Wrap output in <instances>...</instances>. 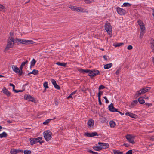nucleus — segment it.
<instances>
[{
    "label": "nucleus",
    "mask_w": 154,
    "mask_h": 154,
    "mask_svg": "<svg viewBox=\"0 0 154 154\" xmlns=\"http://www.w3.org/2000/svg\"><path fill=\"white\" fill-rule=\"evenodd\" d=\"M14 40V43H22L25 44H33L34 43H35V42L31 40H23L21 39H12Z\"/></svg>",
    "instance_id": "f257e3e1"
},
{
    "label": "nucleus",
    "mask_w": 154,
    "mask_h": 154,
    "mask_svg": "<svg viewBox=\"0 0 154 154\" xmlns=\"http://www.w3.org/2000/svg\"><path fill=\"white\" fill-rule=\"evenodd\" d=\"M43 135L45 140L48 141L52 138V134L51 132L48 130L44 131Z\"/></svg>",
    "instance_id": "f03ea898"
},
{
    "label": "nucleus",
    "mask_w": 154,
    "mask_h": 154,
    "mask_svg": "<svg viewBox=\"0 0 154 154\" xmlns=\"http://www.w3.org/2000/svg\"><path fill=\"white\" fill-rule=\"evenodd\" d=\"M42 139V138L40 137L36 138H30V141L31 145H32L38 142H39L41 144L43 142V141H40Z\"/></svg>",
    "instance_id": "7ed1b4c3"
},
{
    "label": "nucleus",
    "mask_w": 154,
    "mask_h": 154,
    "mask_svg": "<svg viewBox=\"0 0 154 154\" xmlns=\"http://www.w3.org/2000/svg\"><path fill=\"white\" fill-rule=\"evenodd\" d=\"M150 89V88L149 87H146L143 88L142 89L136 92L135 94L137 97L141 95L142 94H143L149 91Z\"/></svg>",
    "instance_id": "20e7f679"
},
{
    "label": "nucleus",
    "mask_w": 154,
    "mask_h": 154,
    "mask_svg": "<svg viewBox=\"0 0 154 154\" xmlns=\"http://www.w3.org/2000/svg\"><path fill=\"white\" fill-rule=\"evenodd\" d=\"M14 43V40H12V39H9L8 42L7 44L4 51L5 52L7 51L8 50L9 48H12Z\"/></svg>",
    "instance_id": "39448f33"
},
{
    "label": "nucleus",
    "mask_w": 154,
    "mask_h": 154,
    "mask_svg": "<svg viewBox=\"0 0 154 154\" xmlns=\"http://www.w3.org/2000/svg\"><path fill=\"white\" fill-rule=\"evenodd\" d=\"M105 30L109 35H111L112 33V29L111 25L109 23H106L105 26Z\"/></svg>",
    "instance_id": "423d86ee"
},
{
    "label": "nucleus",
    "mask_w": 154,
    "mask_h": 154,
    "mask_svg": "<svg viewBox=\"0 0 154 154\" xmlns=\"http://www.w3.org/2000/svg\"><path fill=\"white\" fill-rule=\"evenodd\" d=\"M126 139L131 143L134 144L135 142L134 140V137L130 134H127L125 136Z\"/></svg>",
    "instance_id": "0eeeda50"
},
{
    "label": "nucleus",
    "mask_w": 154,
    "mask_h": 154,
    "mask_svg": "<svg viewBox=\"0 0 154 154\" xmlns=\"http://www.w3.org/2000/svg\"><path fill=\"white\" fill-rule=\"evenodd\" d=\"M24 98L26 100L32 102H35V99L30 95H25L24 96Z\"/></svg>",
    "instance_id": "6e6552de"
},
{
    "label": "nucleus",
    "mask_w": 154,
    "mask_h": 154,
    "mask_svg": "<svg viewBox=\"0 0 154 154\" xmlns=\"http://www.w3.org/2000/svg\"><path fill=\"white\" fill-rule=\"evenodd\" d=\"M116 10L118 13L122 15H124L126 12V11L124 9L119 7H117Z\"/></svg>",
    "instance_id": "1a4fd4ad"
},
{
    "label": "nucleus",
    "mask_w": 154,
    "mask_h": 154,
    "mask_svg": "<svg viewBox=\"0 0 154 154\" xmlns=\"http://www.w3.org/2000/svg\"><path fill=\"white\" fill-rule=\"evenodd\" d=\"M85 135L87 137H92L94 136H98L97 133L96 132H92V133L88 132L85 133Z\"/></svg>",
    "instance_id": "9d476101"
},
{
    "label": "nucleus",
    "mask_w": 154,
    "mask_h": 154,
    "mask_svg": "<svg viewBox=\"0 0 154 154\" xmlns=\"http://www.w3.org/2000/svg\"><path fill=\"white\" fill-rule=\"evenodd\" d=\"M98 144L100 145V146L101 148V149L108 148L109 146V144L107 143L99 142Z\"/></svg>",
    "instance_id": "9b49d317"
},
{
    "label": "nucleus",
    "mask_w": 154,
    "mask_h": 154,
    "mask_svg": "<svg viewBox=\"0 0 154 154\" xmlns=\"http://www.w3.org/2000/svg\"><path fill=\"white\" fill-rule=\"evenodd\" d=\"M109 110L111 112H118L117 109L114 107L113 105L111 103L109 106Z\"/></svg>",
    "instance_id": "f8f14e48"
},
{
    "label": "nucleus",
    "mask_w": 154,
    "mask_h": 154,
    "mask_svg": "<svg viewBox=\"0 0 154 154\" xmlns=\"http://www.w3.org/2000/svg\"><path fill=\"white\" fill-rule=\"evenodd\" d=\"M12 68L14 72L17 73H18L19 75L20 70L19 68H18L16 66H15L14 65H12Z\"/></svg>",
    "instance_id": "ddd939ff"
},
{
    "label": "nucleus",
    "mask_w": 154,
    "mask_h": 154,
    "mask_svg": "<svg viewBox=\"0 0 154 154\" xmlns=\"http://www.w3.org/2000/svg\"><path fill=\"white\" fill-rule=\"evenodd\" d=\"M2 91L4 94H5L8 97L10 96L11 95V93L5 87L3 88Z\"/></svg>",
    "instance_id": "4468645a"
},
{
    "label": "nucleus",
    "mask_w": 154,
    "mask_h": 154,
    "mask_svg": "<svg viewBox=\"0 0 154 154\" xmlns=\"http://www.w3.org/2000/svg\"><path fill=\"white\" fill-rule=\"evenodd\" d=\"M51 81L54 86L56 89H60V87L59 86V85H58L56 83V82L55 80L54 79H52Z\"/></svg>",
    "instance_id": "2eb2a0df"
},
{
    "label": "nucleus",
    "mask_w": 154,
    "mask_h": 154,
    "mask_svg": "<svg viewBox=\"0 0 154 154\" xmlns=\"http://www.w3.org/2000/svg\"><path fill=\"white\" fill-rule=\"evenodd\" d=\"M94 124V121L91 119H90L88 121L87 125L89 128H91L92 126H93Z\"/></svg>",
    "instance_id": "dca6fc26"
},
{
    "label": "nucleus",
    "mask_w": 154,
    "mask_h": 154,
    "mask_svg": "<svg viewBox=\"0 0 154 154\" xmlns=\"http://www.w3.org/2000/svg\"><path fill=\"white\" fill-rule=\"evenodd\" d=\"M76 11L79 12H88L86 9L81 7H77Z\"/></svg>",
    "instance_id": "f3484780"
},
{
    "label": "nucleus",
    "mask_w": 154,
    "mask_h": 154,
    "mask_svg": "<svg viewBox=\"0 0 154 154\" xmlns=\"http://www.w3.org/2000/svg\"><path fill=\"white\" fill-rule=\"evenodd\" d=\"M125 115L128 116L132 118H135L137 116L135 114L130 112H127L125 113Z\"/></svg>",
    "instance_id": "a211bd4d"
},
{
    "label": "nucleus",
    "mask_w": 154,
    "mask_h": 154,
    "mask_svg": "<svg viewBox=\"0 0 154 154\" xmlns=\"http://www.w3.org/2000/svg\"><path fill=\"white\" fill-rule=\"evenodd\" d=\"M138 101L137 100H134L131 103V105L129 106L130 107L132 108L135 106L138 103Z\"/></svg>",
    "instance_id": "6ab92c4d"
},
{
    "label": "nucleus",
    "mask_w": 154,
    "mask_h": 154,
    "mask_svg": "<svg viewBox=\"0 0 154 154\" xmlns=\"http://www.w3.org/2000/svg\"><path fill=\"white\" fill-rule=\"evenodd\" d=\"M112 66V63H110L105 65L104 66V68L105 69H108L111 67Z\"/></svg>",
    "instance_id": "aec40b11"
},
{
    "label": "nucleus",
    "mask_w": 154,
    "mask_h": 154,
    "mask_svg": "<svg viewBox=\"0 0 154 154\" xmlns=\"http://www.w3.org/2000/svg\"><path fill=\"white\" fill-rule=\"evenodd\" d=\"M140 27L141 32L140 33V35H143L144 33V31L145 29V28L144 26V25H143L140 26Z\"/></svg>",
    "instance_id": "412c9836"
},
{
    "label": "nucleus",
    "mask_w": 154,
    "mask_h": 154,
    "mask_svg": "<svg viewBox=\"0 0 154 154\" xmlns=\"http://www.w3.org/2000/svg\"><path fill=\"white\" fill-rule=\"evenodd\" d=\"M88 75L90 76L91 78H92L95 76V74L94 73L93 71L90 70V71L88 72Z\"/></svg>",
    "instance_id": "4be33fe9"
},
{
    "label": "nucleus",
    "mask_w": 154,
    "mask_h": 154,
    "mask_svg": "<svg viewBox=\"0 0 154 154\" xmlns=\"http://www.w3.org/2000/svg\"><path fill=\"white\" fill-rule=\"evenodd\" d=\"M17 151V149H11L10 152L11 154H17L18 153Z\"/></svg>",
    "instance_id": "5701e85b"
},
{
    "label": "nucleus",
    "mask_w": 154,
    "mask_h": 154,
    "mask_svg": "<svg viewBox=\"0 0 154 154\" xmlns=\"http://www.w3.org/2000/svg\"><path fill=\"white\" fill-rule=\"evenodd\" d=\"M109 124L110 127L112 128H114L116 125L115 122L113 120L110 121Z\"/></svg>",
    "instance_id": "b1692460"
},
{
    "label": "nucleus",
    "mask_w": 154,
    "mask_h": 154,
    "mask_svg": "<svg viewBox=\"0 0 154 154\" xmlns=\"http://www.w3.org/2000/svg\"><path fill=\"white\" fill-rule=\"evenodd\" d=\"M137 100L140 104H142L145 103V101L142 97L139 98Z\"/></svg>",
    "instance_id": "393cba45"
},
{
    "label": "nucleus",
    "mask_w": 154,
    "mask_h": 154,
    "mask_svg": "<svg viewBox=\"0 0 154 154\" xmlns=\"http://www.w3.org/2000/svg\"><path fill=\"white\" fill-rule=\"evenodd\" d=\"M79 71V72L82 73H88L90 71V70L88 69H80Z\"/></svg>",
    "instance_id": "a878e982"
},
{
    "label": "nucleus",
    "mask_w": 154,
    "mask_h": 154,
    "mask_svg": "<svg viewBox=\"0 0 154 154\" xmlns=\"http://www.w3.org/2000/svg\"><path fill=\"white\" fill-rule=\"evenodd\" d=\"M7 136V134L5 132H4L0 134V138L6 137Z\"/></svg>",
    "instance_id": "bb28decb"
},
{
    "label": "nucleus",
    "mask_w": 154,
    "mask_h": 154,
    "mask_svg": "<svg viewBox=\"0 0 154 154\" xmlns=\"http://www.w3.org/2000/svg\"><path fill=\"white\" fill-rule=\"evenodd\" d=\"M124 43H116L113 44V45L115 47H119L124 45Z\"/></svg>",
    "instance_id": "cd10ccee"
},
{
    "label": "nucleus",
    "mask_w": 154,
    "mask_h": 154,
    "mask_svg": "<svg viewBox=\"0 0 154 154\" xmlns=\"http://www.w3.org/2000/svg\"><path fill=\"white\" fill-rule=\"evenodd\" d=\"M69 8L71 9L73 11H76L77 7L72 5H70Z\"/></svg>",
    "instance_id": "c85d7f7f"
},
{
    "label": "nucleus",
    "mask_w": 154,
    "mask_h": 154,
    "mask_svg": "<svg viewBox=\"0 0 154 154\" xmlns=\"http://www.w3.org/2000/svg\"><path fill=\"white\" fill-rule=\"evenodd\" d=\"M56 64L58 65L63 66L64 67H65L66 65V63H60V62H57L56 63Z\"/></svg>",
    "instance_id": "c756f323"
},
{
    "label": "nucleus",
    "mask_w": 154,
    "mask_h": 154,
    "mask_svg": "<svg viewBox=\"0 0 154 154\" xmlns=\"http://www.w3.org/2000/svg\"><path fill=\"white\" fill-rule=\"evenodd\" d=\"M93 148L95 151H98L102 150L101 148L100 147V146H94Z\"/></svg>",
    "instance_id": "7c9ffc66"
},
{
    "label": "nucleus",
    "mask_w": 154,
    "mask_h": 154,
    "mask_svg": "<svg viewBox=\"0 0 154 154\" xmlns=\"http://www.w3.org/2000/svg\"><path fill=\"white\" fill-rule=\"evenodd\" d=\"M36 61L34 59H33L31 62L30 67L33 66L35 65Z\"/></svg>",
    "instance_id": "2f4dec72"
},
{
    "label": "nucleus",
    "mask_w": 154,
    "mask_h": 154,
    "mask_svg": "<svg viewBox=\"0 0 154 154\" xmlns=\"http://www.w3.org/2000/svg\"><path fill=\"white\" fill-rule=\"evenodd\" d=\"M77 91L76 90V91H74L72 92V93H71L70 94V95L68 96L67 97V98L69 99V98H72V95L75 94L77 92Z\"/></svg>",
    "instance_id": "473e14b6"
},
{
    "label": "nucleus",
    "mask_w": 154,
    "mask_h": 154,
    "mask_svg": "<svg viewBox=\"0 0 154 154\" xmlns=\"http://www.w3.org/2000/svg\"><path fill=\"white\" fill-rule=\"evenodd\" d=\"M114 154H123V152H120L118 150H114L113 151Z\"/></svg>",
    "instance_id": "72a5a7b5"
},
{
    "label": "nucleus",
    "mask_w": 154,
    "mask_h": 154,
    "mask_svg": "<svg viewBox=\"0 0 154 154\" xmlns=\"http://www.w3.org/2000/svg\"><path fill=\"white\" fill-rule=\"evenodd\" d=\"M23 66H22L21 65H20V67L19 69L20 70V72H19V76H21L22 74L23 73V71L22 69L23 68Z\"/></svg>",
    "instance_id": "f704fd0d"
},
{
    "label": "nucleus",
    "mask_w": 154,
    "mask_h": 154,
    "mask_svg": "<svg viewBox=\"0 0 154 154\" xmlns=\"http://www.w3.org/2000/svg\"><path fill=\"white\" fill-rule=\"evenodd\" d=\"M0 11H5V7L1 4H0Z\"/></svg>",
    "instance_id": "c9c22d12"
},
{
    "label": "nucleus",
    "mask_w": 154,
    "mask_h": 154,
    "mask_svg": "<svg viewBox=\"0 0 154 154\" xmlns=\"http://www.w3.org/2000/svg\"><path fill=\"white\" fill-rule=\"evenodd\" d=\"M137 22L138 23V24L140 26H141L144 25V24L143 23V22L140 20H138Z\"/></svg>",
    "instance_id": "e433bc0d"
},
{
    "label": "nucleus",
    "mask_w": 154,
    "mask_h": 154,
    "mask_svg": "<svg viewBox=\"0 0 154 154\" xmlns=\"http://www.w3.org/2000/svg\"><path fill=\"white\" fill-rule=\"evenodd\" d=\"M23 152L24 154H31V152L30 150H25Z\"/></svg>",
    "instance_id": "4c0bfd02"
},
{
    "label": "nucleus",
    "mask_w": 154,
    "mask_h": 154,
    "mask_svg": "<svg viewBox=\"0 0 154 154\" xmlns=\"http://www.w3.org/2000/svg\"><path fill=\"white\" fill-rule=\"evenodd\" d=\"M14 33L13 32H10V37L9 38H13Z\"/></svg>",
    "instance_id": "58836bf2"
},
{
    "label": "nucleus",
    "mask_w": 154,
    "mask_h": 154,
    "mask_svg": "<svg viewBox=\"0 0 154 154\" xmlns=\"http://www.w3.org/2000/svg\"><path fill=\"white\" fill-rule=\"evenodd\" d=\"M33 74L34 75H36L38 74V73L39 71L38 70H35V69H33L32 71Z\"/></svg>",
    "instance_id": "ea45409f"
},
{
    "label": "nucleus",
    "mask_w": 154,
    "mask_h": 154,
    "mask_svg": "<svg viewBox=\"0 0 154 154\" xmlns=\"http://www.w3.org/2000/svg\"><path fill=\"white\" fill-rule=\"evenodd\" d=\"M43 86L44 87H45V88H48L49 87L48 86V83L46 82H45L43 84Z\"/></svg>",
    "instance_id": "a19ab883"
},
{
    "label": "nucleus",
    "mask_w": 154,
    "mask_h": 154,
    "mask_svg": "<svg viewBox=\"0 0 154 154\" xmlns=\"http://www.w3.org/2000/svg\"><path fill=\"white\" fill-rule=\"evenodd\" d=\"M51 119H48L47 120H45L43 123V124H44V125H46L47 124H48V123L51 120Z\"/></svg>",
    "instance_id": "79ce46f5"
},
{
    "label": "nucleus",
    "mask_w": 154,
    "mask_h": 154,
    "mask_svg": "<svg viewBox=\"0 0 154 154\" xmlns=\"http://www.w3.org/2000/svg\"><path fill=\"white\" fill-rule=\"evenodd\" d=\"M103 93V92L100 91L99 92L98 94V98H100L101 95Z\"/></svg>",
    "instance_id": "37998d69"
},
{
    "label": "nucleus",
    "mask_w": 154,
    "mask_h": 154,
    "mask_svg": "<svg viewBox=\"0 0 154 154\" xmlns=\"http://www.w3.org/2000/svg\"><path fill=\"white\" fill-rule=\"evenodd\" d=\"M123 5L125 7H128L131 6V4L128 3H123Z\"/></svg>",
    "instance_id": "c03bdc74"
},
{
    "label": "nucleus",
    "mask_w": 154,
    "mask_h": 154,
    "mask_svg": "<svg viewBox=\"0 0 154 154\" xmlns=\"http://www.w3.org/2000/svg\"><path fill=\"white\" fill-rule=\"evenodd\" d=\"M149 41L150 42L151 45H154V40L153 39H151V40H149Z\"/></svg>",
    "instance_id": "a18cd8bd"
},
{
    "label": "nucleus",
    "mask_w": 154,
    "mask_h": 154,
    "mask_svg": "<svg viewBox=\"0 0 154 154\" xmlns=\"http://www.w3.org/2000/svg\"><path fill=\"white\" fill-rule=\"evenodd\" d=\"M88 152L93 154H98V153L94 152L91 150H88Z\"/></svg>",
    "instance_id": "49530a36"
},
{
    "label": "nucleus",
    "mask_w": 154,
    "mask_h": 154,
    "mask_svg": "<svg viewBox=\"0 0 154 154\" xmlns=\"http://www.w3.org/2000/svg\"><path fill=\"white\" fill-rule=\"evenodd\" d=\"M104 88H105V87L103 85H101L99 87L98 89L100 91L101 89H103Z\"/></svg>",
    "instance_id": "de8ad7c7"
},
{
    "label": "nucleus",
    "mask_w": 154,
    "mask_h": 154,
    "mask_svg": "<svg viewBox=\"0 0 154 154\" xmlns=\"http://www.w3.org/2000/svg\"><path fill=\"white\" fill-rule=\"evenodd\" d=\"M9 85L10 86L12 87L13 90V91H14V90H15V85L11 83H10L9 84Z\"/></svg>",
    "instance_id": "09e8293b"
},
{
    "label": "nucleus",
    "mask_w": 154,
    "mask_h": 154,
    "mask_svg": "<svg viewBox=\"0 0 154 154\" xmlns=\"http://www.w3.org/2000/svg\"><path fill=\"white\" fill-rule=\"evenodd\" d=\"M93 71L94 72V73L95 74V76L96 75H99L100 73L99 71H98V70L95 71V70H94Z\"/></svg>",
    "instance_id": "8fccbe9b"
},
{
    "label": "nucleus",
    "mask_w": 154,
    "mask_h": 154,
    "mask_svg": "<svg viewBox=\"0 0 154 154\" xmlns=\"http://www.w3.org/2000/svg\"><path fill=\"white\" fill-rule=\"evenodd\" d=\"M28 61L27 60L26 61L23 62L22 63L21 65L23 66L26 64H27L28 63Z\"/></svg>",
    "instance_id": "3c124183"
},
{
    "label": "nucleus",
    "mask_w": 154,
    "mask_h": 154,
    "mask_svg": "<svg viewBox=\"0 0 154 154\" xmlns=\"http://www.w3.org/2000/svg\"><path fill=\"white\" fill-rule=\"evenodd\" d=\"M103 98L105 100V102L106 103H109V101L106 97L104 96Z\"/></svg>",
    "instance_id": "603ef678"
},
{
    "label": "nucleus",
    "mask_w": 154,
    "mask_h": 154,
    "mask_svg": "<svg viewBox=\"0 0 154 154\" xmlns=\"http://www.w3.org/2000/svg\"><path fill=\"white\" fill-rule=\"evenodd\" d=\"M126 154H132V150H130L128 151L126 153Z\"/></svg>",
    "instance_id": "864d4df0"
},
{
    "label": "nucleus",
    "mask_w": 154,
    "mask_h": 154,
    "mask_svg": "<svg viewBox=\"0 0 154 154\" xmlns=\"http://www.w3.org/2000/svg\"><path fill=\"white\" fill-rule=\"evenodd\" d=\"M133 47L131 45H129L127 47V49L128 50H131L132 49Z\"/></svg>",
    "instance_id": "5fc2aeb1"
},
{
    "label": "nucleus",
    "mask_w": 154,
    "mask_h": 154,
    "mask_svg": "<svg viewBox=\"0 0 154 154\" xmlns=\"http://www.w3.org/2000/svg\"><path fill=\"white\" fill-rule=\"evenodd\" d=\"M103 57L104 58V59L106 61H107L109 60L108 59V58H109V57L108 56L107 57L106 55H104L103 56Z\"/></svg>",
    "instance_id": "6e6d98bb"
},
{
    "label": "nucleus",
    "mask_w": 154,
    "mask_h": 154,
    "mask_svg": "<svg viewBox=\"0 0 154 154\" xmlns=\"http://www.w3.org/2000/svg\"><path fill=\"white\" fill-rule=\"evenodd\" d=\"M120 69H117V70L116 72V75H119V72H120Z\"/></svg>",
    "instance_id": "4d7b16f0"
},
{
    "label": "nucleus",
    "mask_w": 154,
    "mask_h": 154,
    "mask_svg": "<svg viewBox=\"0 0 154 154\" xmlns=\"http://www.w3.org/2000/svg\"><path fill=\"white\" fill-rule=\"evenodd\" d=\"M145 104H146L148 107H149L150 106H151L152 105V103H145Z\"/></svg>",
    "instance_id": "13d9d810"
},
{
    "label": "nucleus",
    "mask_w": 154,
    "mask_h": 154,
    "mask_svg": "<svg viewBox=\"0 0 154 154\" xmlns=\"http://www.w3.org/2000/svg\"><path fill=\"white\" fill-rule=\"evenodd\" d=\"M23 91V90H19V91H18V90H14V92H15V93H18V92H22Z\"/></svg>",
    "instance_id": "bf43d9fd"
},
{
    "label": "nucleus",
    "mask_w": 154,
    "mask_h": 154,
    "mask_svg": "<svg viewBox=\"0 0 154 154\" xmlns=\"http://www.w3.org/2000/svg\"><path fill=\"white\" fill-rule=\"evenodd\" d=\"M98 102L99 104L100 105H102V103L101 101L100 98H98Z\"/></svg>",
    "instance_id": "052dcab7"
},
{
    "label": "nucleus",
    "mask_w": 154,
    "mask_h": 154,
    "mask_svg": "<svg viewBox=\"0 0 154 154\" xmlns=\"http://www.w3.org/2000/svg\"><path fill=\"white\" fill-rule=\"evenodd\" d=\"M123 146L125 147H128L130 146V145L127 143H124L123 144Z\"/></svg>",
    "instance_id": "680f3d73"
},
{
    "label": "nucleus",
    "mask_w": 154,
    "mask_h": 154,
    "mask_svg": "<svg viewBox=\"0 0 154 154\" xmlns=\"http://www.w3.org/2000/svg\"><path fill=\"white\" fill-rule=\"evenodd\" d=\"M17 151L18 153L23 152V150L17 149Z\"/></svg>",
    "instance_id": "e2e57ef3"
},
{
    "label": "nucleus",
    "mask_w": 154,
    "mask_h": 154,
    "mask_svg": "<svg viewBox=\"0 0 154 154\" xmlns=\"http://www.w3.org/2000/svg\"><path fill=\"white\" fill-rule=\"evenodd\" d=\"M13 121L12 120H7V122L9 123H11Z\"/></svg>",
    "instance_id": "0e129e2a"
},
{
    "label": "nucleus",
    "mask_w": 154,
    "mask_h": 154,
    "mask_svg": "<svg viewBox=\"0 0 154 154\" xmlns=\"http://www.w3.org/2000/svg\"><path fill=\"white\" fill-rule=\"evenodd\" d=\"M82 91H83L85 93H86V89H82Z\"/></svg>",
    "instance_id": "69168bd1"
},
{
    "label": "nucleus",
    "mask_w": 154,
    "mask_h": 154,
    "mask_svg": "<svg viewBox=\"0 0 154 154\" xmlns=\"http://www.w3.org/2000/svg\"><path fill=\"white\" fill-rule=\"evenodd\" d=\"M152 14V15L153 16L154 18V9H153V10Z\"/></svg>",
    "instance_id": "338daca9"
},
{
    "label": "nucleus",
    "mask_w": 154,
    "mask_h": 154,
    "mask_svg": "<svg viewBox=\"0 0 154 154\" xmlns=\"http://www.w3.org/2000/svg\"><path fill=\"white\" fill-rule=\"evenodd\" d=\"M152 61L153 63H154V57H152Z\"/></svg>",
    "instance_id": "774afa93"
}]
</instances>
